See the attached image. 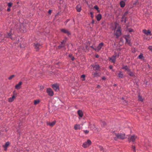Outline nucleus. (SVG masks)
Instances as JSON below:
<instances>
[{"mask_svg":"<svg viewBox=\"0 0 152 152\" xmlns=\"http://www.w3.org/2000/svg\"><path fill=\"white\" fill-rule=\"evenodd\" d=\"M114 31V35L116 37V38H118V37L121 35V26H118L117 28L116 27Z\"/></svg>","mask_w":152,"mask_h":152,"instance_id":"nucleus-1","label":"nucleus"},{"mask_svg":"<svg viewBox=\"0 0 152 152\" xmlns=\"http://www.w3.org/2000/svg\"><path fill=\"white\" fill-rule=\"evenodd\" d=\"M113 135L115 136V137H114V139L115 140H116L118 138L123 140L126 137L125 134H117L116 133H114Z\"/></svg>","mask_w":152,"mask_h":152,"instance_id":"nucleus-2","label":"nucleus"},{"mask_svg":"<svg viewBox=\"0 0 152 152\" xmlns=\"http://www.w3.org/2000/svg\"><path fill=\"white\" fill-rule=\"evenodd\" d=\"M91 143V140H88L86 142L83 143L82 146L84 148H86L89 147Z\"/></svg>","mask_w":152,"mask_h":152,"instance_id":"nucleus-3","label":"nucleus"},{"mask_svg":"<svg viewBox=\"0 0 152 152\" xmlns=\"http://www.w3.org/2000/svg\"><path fill=\"white\" fill-rule=\"evenodd\" d=\"M119 55H113L111 57L109 58V60L111 61V62L113 63H115L116 60V57H118Z\"/></svg>","mask_w":152,"mask_h":152,"instance_id":"nucleus-4","label":"nucleus"},{"mask_svg":"<svg viewBox=\"0 0 152 152\" xmlns=\"http://www.w3.org/2000/svg\"><path fill=\"white\" fill-rule=\"evenodd\" d=\"M104 44L103 42L100 43L97 47L96 48H94V49L96 51H99L104 45Z\"/></svg>","mask_w":152,"mask_h":152,"instance_id":"nucleus-5","label":"nucleus"},{"mask_svg":"<svg viewBox=\"0 0 152 152\" xmlns=\"http://www.w3.org/2000/svg\"><path fill=\"white\" fill-rule=\"evenodd\" d=\"M47 93L48 94V95L50 96H52L54 95V93L50 88H47L46 91Z\"/></svg>","mask_w":152,"mask_h":152,"instance_id":"nucleus-6","label":"nucleus"},{"mask_svg":"<svg viewBox=\"0 0 152 152\" xmlns=\"http://www.w3.org/2000/svg\"><path fill=\"white\" fill-rule=\"evenodd\" d=\"M137 138V137L135 135L132 136L128 138V140L129 142H134Z\"/></svg>","mask_w":152,"mask_h":152,"instance_id":"nucleus-7","label":"nucleus"},{"mask_svg":"<svg viewBox=\"0 0 152 152\" xmlns=\"http://www.w3.org/2000/svg\"><path fill=\"white\" fill-rule=\"evenodd\" d=\"M53 89L56 91H58L59 90V86L57 84H54L52 85Z\"/></svg>","mask_w":152,"mask_h":152,"instance_id":"nucleus-8","label":"nucleus"},{"mask_svg":"<svg viewBox=\"0 0 152 152\" xmlns=\"http://www.w3.org/2000/svg\"><path fill=\"white\" fill-rule=\"evenodd\" d=\"M143 32L146 34V35H149L150 36H151L152 35L151 33V32L149 30H148L147 31L145 29H143L142 30Z\"/></svg>","mask_w":152,"mask_h":152,"instance_id":"nucleus-9","label":"nucleus"},{"mask_svg":"<svg viewBox=\"0 0 152 152\" xmlns=\"http://www.w3.org/2000/svg\"><path fill=\"white\" fill-rule=\"evenodd\" d=\"M56 121H53L52 122H47L46 124L47 125L49 126L50 127H53L56 124Z\"/></svg>","mask_w":152,"mask_h":152,"instance_id":"nucleus-10","label":"nucleus"},{"mask_svg":"<svg viewBox=\"0 0 152 152\" xmlns=\"http://www.w3.org/2000/svg\"><path fill=\"white\" fill-rule=\"evenodd\" d=\"M61 31L63 33L66 34L68 36L70 35V33L68 30L65 29H61Z\"/></svg>","mask_w":152,"mask_h":152,"instance_id":"nucleus-11","label":"nucleus"},{"mask_svg":"<svg viewBox=\"0 0 152 152\" xmlns=\"http://www.w3.org/2000/svg\"><path fill=\"white\" fill-rule=\"evenodd\" d=\"M66 42V41L65 40H63L62 42H61V45L58 46V48H61L64 47Z\"/></svg>","mask_w":152,"mask_h":152,"instance_id":"nucleus-12","label":"nucleus"},{"mask_svg":"<svg viewBox=\"0 0 152 152\" xmlns=\"http://www.w3.org/2000/svg\"><path fill=\"white\" fill-rule=\"evenodd\" d=\"M34 47L36 50L38 51L41 47V46L39 44L37 43L34 44Z\"/></svg>","mask_w":152,"mask_h":152,"instance_id":"nucleus-13","label":"nucleus"},{"mask_svg":"<svg viewBox=\"0 0 152 152\" xmlns=\"http://www.w3.org/2000/svg\"><path fill=\"white\" fill-rule=\"evenodd\" d=\"M10 144V142H7L5 143L4 145H3V147L4 148L5 151L7 150V147Z\"/></svg>","mask_w":152,"mask_h":152,"instance_id":"nucleus-14","label":"nucleus"},{"mask_svg":"<svg viewBox=\"0 0 152 152\" xmlns=\"http://www.w3.org/2000/svg\"><path fill=\"white\" fill-rule=\"evenodd\" d=\"M22 84V82H20L18 83L15 86V88L17 89H19L21 87V85Z\"/></svg>","mask_w":152,"mask_h":152,"instance_id":"nucleus-15","label":"nucleus"},{"mask_svg":"<svg viewBox=\"0 0 152 152\" xmlns=\"http://www.w3.org/2000/svg\"><path fill=\"white\" fill-rule=\"evenodd\" d=\"M127 73L130 76L135 77V75H134V72H132L131 70H130V71H128Z\"/></svg>","mask_w":152,"mask_h":152,"instance_id":"nucleus-16","label":"nucleus"},{"mask_svg":"<svg viewBox=\"0 0 152 152\" xmlns=\"http://www.w3.org/2000/svg\"><path fill=\"white\" fill-rule=\"evenodd\" d=\"M128 37H127L126 36H125L124 37V38L126 40V43H127L129 45H131V44L130 42V41L128 39Z\"/></svg>","mask_w":152,"mask_h":152,"instance_id":"nucleus-17","label":"nucleus"},{"mask_svg":"<svg viewBox=\"0 0 152 152\" xmlns=\"http://www.w3.org/2000/svg\"><path fill=\"white\" fill-rule=\"evenodd\" d=\"M74 128L75 130H79L80 129V124H76L75 125Z\"/></svg>","mask_w":152,"mask_h":152,"instance_id":"nucleus-18","label":"nucleus"},{"mask_svg":"<svg viewBox=\"0 0 152 152\" xmlns=\"http://www.w3.org/2000/svg\"><path fill=\"white\" fill-rule=\"evenodd\" d=\"M93 66V69L95 70H99V69L100 67L98 65H95L94 66Z\"/></svg>","mask_w":152,"mask_h":152,"instance_id":"nucleus-19","label":"nucleus"},{"mask_svg":"<svg viewBox=\"0 0 152 152\" xmlns=\"http://www.w3.org/2000/svg\"><path fill=\"white\" fill-rule=\"evenodd\" d=\"M77 113L79 116L80 117H82L83 116V113L82 111L80 110H79L77 111Z\"/></svg>","mask_w":152,"mask_h":152,"instance_id":"nucleus-20","label":"nucleus"},{"mask_svg":"<svg viewBox=\"0 0 152 152\" xmlns=\"http://www.w3.org/2000/svg\"><path fill=\"white\" fill-rule=\"evenodd\" d=\"M76 9L77 11L78 12H80L81 10V7L79 4L77 5L76 7Z\"/></svg>","mask_w":152,"mask_h":152,"instance_id":"nucleus-21","label":"nucleus"},{"mask_svg":"<svg viewBox=\"0 0 152 152\" xmlns=\"http://www.w3.org/2000/svg\"><path fill=\"white\" fill-rule=\"evenodd\" d=\"M122 69L125 70L127 71V72L128 71H130V69L126 65L123 66L122 68Z\"/></svg>","mask_w":152,"mask_h":152,"instance_id":"nucleus-22","label":"nucleus"},{"mask_svg":"<svg viewBox=\"0 0 152 152\" xmlns=\"http://www.w3.org/2000/svg\"><path fill=\"white\" fill-rule=\"evenodd\" d=\"M102 15L100 14H99L96 16V20L97 21H99L102 18Z\"/></svg>","mask_w":152,"mask_h":152,"instance_id":"nucleus-23","label":"nucleus"},{"mask_svg":"<svg viewBox=\"0 0 152 152\" xmlns=\"http://www.w3.org/2000/svg\"><path fill=\"white\" fill-rule=\"evenodd\" d=\"M15 98V97L14 96H13L12 97H10L9 98L8 101L10 102H11L14 101Z\"/></svg>","mask_w":152,"mask_h":152,"instance_id":"nucleus-24","label":"nucleus"},{"mask_svg":"<svg viewBox=\"0 0 152 152\" xmlns=\"http://www.w3.org/2000/svg\"><path fill=\"white\" fill-rule=\"evenodd\" d=\"M40 102V100L39 99L34 100V104L36 105L38 104Z\"/></svg>","mask_w":152,"mask_h":152,"instance_id":"nucleus-25","label":"nucleus"},{"mask_svg":"<svg viewBox=\"0 0 152 152\" xmlns=\"http://www.w3.org/2000/svg\"><path fill=\"white\" fill-rule=\"evenodd\" d=\"M120 6L121 7H124L125 6V2L123 1H122L120 2Z\"/></svg>","mask_w":152,"mask_h":152,"instance_id":"nucleus-26","label":"nucleus"},{"mask_svg":"<svg viewBox=\"0 0 152 152\" xmlns=\"http://www.w3.org/2000/svg\"><path fill=\"white\" fill-rule=\"evenodd\" d=\"M123 75L121 72H120L118 74V77L120 78H122L123 77Z\"/></svg>","mask_w":152,"mask_h":152,"instance_id":"nucleus-27","label":"nucleus"},{"mask_svg":"<svg viewBox=\"0 0 152 152\" xmlns=\"http://www.w3.org/2000/svg\"><path fill=\"white\" fill-rule=\"evenodd\" d=\"M137 58L139 59H141L143 58H144V57L143 56V54L142 53H141L140 55L138 57H137Z\"/></svg>","mask_w":152,"mask_h":152,"instance_id":"nucleus-28","label":"nucleus"},{"mask_svg":"<svg viewBox=\"0 0 152 152\" xmlns=\"http://www.w3.org/2000/svg\"><path fill=\"white\" fill-rule=\"evenodd\" d=\"M101 126L103 127L104 126H105L106 125V123L103 121H102L101 123Z\"/></svg>","mask_w":152,"mask_h":152,"instance_id":"nucleus-29","label":"nucleus"},{"mask_svg":"<svg viewBox=\"0 0 152 152\" xmlns=\"http://www.w3.org/2000/svg\"><path fill=\"white\" fill-rule=\"evenodd\" d=\"M138 100L139 101H141V102H142L143 101V99H142V97L140 96H138Z\"/></svg>","mask_w":152,"mask_h":152,"instance_id":"nucleus-30","label":"nucleus"},{"mask_svg":"<svg viewBox=\"0 0 152 152\" xmlns=\"http://www.w3.org/2000/svg\"><path fill=\"white\" fill-rule=\"evenodd\" d=\"M81 78H83V79L82 80V81H83L85 80V75H83L81 76Z\"/></svg>","mask_w":152,"mask_h":152,"instance_id":"nucleus-31","label":"nucleus"},{"mask_svg":"<svg viewBox=\"0 0 152 152\" xmlns=\"http://www.w3.org/2000/svg\"><path fill=\"white\" fill-rule=\"evenodd\" d=\"M99 148L100 151H104V148H103L101 145L99 146Z\"/></svg>","mask_w":152,"mask_h":152,"instance_id":"nucleus-32","label":"nucleus"},{"mask_svg":"<svg viewBox=\"0 0 152 152\" xmlns=\"http://www.w3.org/2000/svg\"><path fill=\"white\" fill-rule=\"evenodd\" d=\"M12 5V3L11 2H9L8 3V6L9 8L11 7Z\"/></svg>","mask_w":152,"mask_h":152,"instance_id":"nucleus-33","label":"nucleus"},{"mask_svg":"<svg viewBox=\"0 0 152 152\" xmlns=\"http://www.w3.org/2000/svg\"><path fill=\"white\" fill-rule=\"evenodd\" d=\"M15 76L14 75H12L9 77L8 79L9 80H11Z\"/></svg>","mask_w":152,"mask_h":152,"instance_id":"nucleus-34","label":"nucleus"},{"mask_svg":"<svg viewBox=\"0 0 152 152\" xmlns=\"http://www.w3.org/2000/svg\"><path fill=\"white\" fill-rule=\"evenodd\" d=\"M94 8L96 10H98V12H99V11L98 10V9H99V8L98 7V6L97 5H95L94 7Z\"/></svg>","mask_w":152,"mask_h":152,"instance_id":"nucleus-35","label":"nucleus"},{"mask_svg":"<svg viewBox=\"0 0 152 152\" xmlns=\"http://www.w3.org/2000/svg\"><path fill=\"white\" fill-rule=\"evenodd\" d=\"M132 149L134 152H135V147L133 145L132 146Z\"/></svg>","mask_w":152,"mask_h":152,"instance_id":"nucleus-36","label":"nucleus"},{"mask_svg":"<svg viewBox=\"0 0 152 152\" xmlns=\"http://www.w3.org/2000/svg\"><path fill=\"white\" fill-rule=\"evenodd\" d=\"M83 131L86 134H87L89 132V131L87 130H84Z\"/></svg>","mask_w":152,"mask_h":152,"instance_id":"nucleus-37","label":"nucleus"},{"mask_svg":"<svg viewBox=\"0 0 152 152\" xmlns=\"http://www.w3.org/2000/svg\"><path fill=\"white\" fill-rule=\"evenodd\" d=\"M91 129L92 130H93L94 129V128H95V125H91Z\"/></svg>","mask_w":152,"mask_h":152,"instance_id":"nucleus-38","label":"nucleus"},{"mask_svg":"<svg viewBox=\"0 0 152 152\" xmlns=\"http://www.w3.org/2000/svg\"><path fill=\"white\" fill-rule=\"evenodd\" d=\"M8 35L12 39V34L10 33H9L8 34Z\"/></svg>","mask_w":152,"mask_h":152,"instance_id":"nucleus-39","label":"nucleus"},{"mask_svg":"<svg viewBox=\"0 0 152 152\" xmlns=\"http://www.w3.org/2000/svg\"><path fill=\"white\" fill-rule=\"evenodd\" d=\"M148 48L150 50L152 51V46H149Z\"/></svg>","mask_w":152,"mask_h":152,"instance_id":"nucleus-40","label":"nucleus"},{"mask_svg":"<svg viewBox=\"0 0 152 152\" xmlns=\"http://www.w3.org/2000/svg\"><path fill=\"white\" fill-rule=\"evenodd\" d=\"M97 75L98 73L97 72H95L94 74V77L97 76Z\"/></svg>","mask_w":152,"mask_h":152,"instance_id":"nucleus-41","label":"nucleus"},{"mask_svg":"<svg viewBox=\"0 0 152 152\" xmlns=\"http://www.w3.org/2000/svg\"><path fill=\"white\" fill-rule=\"evenodd\" d=\"M51 12H52V10H49L48 11V13L49 14H50L51 13Z\"/></svg>","mask_w":152,"mask_h":152,"instance_id":"nucleus-42","label":"nucleus"},{"mask_svg":"<svg viewBox=\"0 0 152 152\" xmlns=\"http://www.w3.org/2000/svg\"><path fill=\"white\" fill-rule=\"evenodd\" d=\"M91 15V17L92 18H93V13L92 12H91L90 13Z\"/></svg>","mask_w":152,"mask_h":152,"instance_id":"nucleus-43","label":"nucleus"},{"mask_svg":"<svg viewBox=\"0 0 152 152\" xmlns=\"http://www.w3.org/2000/svg\"><path fill=\"white\" fill-rule=\"evenodd\" d=\"M133 29H129V31L130 32H133Z\"/></svg>","mask_w":152,"mask_h":152,"instance_id":"nucleus-44","label":"nucleus"},{"mask_svg":"<svg viewBox=\"0 0 152 152\" xmlns=\"http://www.w3.org/2000/svg\"><path fill=\"white\" fill-rule=\"evenodd\" d=\"M128 13V12L127 11H126V12L124 14V16H125Z\"/></svg>","mask_w":152,"mask_h":152,"instance_id":"nucleus-45","label":"nucleus"},{"mask_svg":"<svg viewBox=\"0 0 152 152\" xmlns=\"http://www.w3.org/2000/svg\"><path fill=\"white\" fill-rule=\"evenodd\" d=\"M109 68L110 69H112L113 68V66L111 65H110L109 66Z\"/></svg>","mask_w":152,"mask_h":152,"instance_id":"nucleus-46","label":"nucleus"},{"mask_svg":"<svg viewBox=\"0 0 152 152\" xmlns=\"http://www.w3.org/2000/svg\"><path fill=\"white\" fill-rule=\"evenodd\" d=\"M7 11L8 12H10V8H8L7 10Z\"/></svg>","mask_w":152,"mask_h":152,"instance_id":"nucleus-47","label":"nucleus"},{"mask_svg":"<svg viewBox=\"0 0 152 152\" xmlns=\"http://www.w3.org/2000/svg\"><path fill=\"white\" fill-rule=\"evenodd\" d=\"M97 87L98 88H100V86H99V85H98L97 86Z\"/></svg>","mask_w":152,"mask_h":152,"instance_id":"nucleus-48","label":"nucleus"},{"mask_svg":"<svg viewBox=\"0 0 152 152\" xmlns=\"http://www.w3.org/2000/svg\"><path fill=\"white\" fill-rule=\"evenodd\" d=\"M74 59H75V58H74V57H73L72 58V61L74 60Z\"/></svg>","mask_w":152,"mask_h":152,"instance_id":"nucleus-49","label":"nucleus"},{"mask_svg":"<svg viewBox=\"0 0 152 152\" xmlns=\"http://www.w3.org/2000/svg\"><path fill=\"white\" fill-rule=\"evenodd\" d=\"M102 79L104 80H105V78L104 77H102Z\"/></svg>","mask_w":152,"mask_h":152,"instance_id":"nucleus-50","label":"nucleus"},{"mask_svg":"<svg viewBox=\"0 0 152 152\" xmlns=\"http://www.w3.org/2000/svg\"><path fill=\"white\" fill-rule=\"evenodd\" d=\"M96 58H98V57H99V55H96Z\"/></svg>","mask_w":152,"mask_h":152,"instance_id":"nucleus-51","label":"nucleus"},{"mask_svg":"<svg viewBox=\"0 0 152 152\" xmlns=\"http://www.w3.org/2000/svg\"><path fill=\"white\" fill-rule=\"evenodd\" d=\"M90 47L92 48L93 49H94V48L93 47V46H90Z\"/></svg>","mask_w":152,"mask_h":152,"instance_id":"nucleus-52","label":"nucleus"},{"mask_svg":"<svg viewBox=\"0 0 152 152\" xmlns=\"http://www.w3.org/2000/svg\"><path fill=\"white\" fill-rule=\"evenodd\" d=\"M94 20H93V21H92V23H94Z\"/></svg>","mask_w":152,"mask_h":152,"instance_id":"nucleus-53","label":"nucleus"},{"mask_svg":"<svg viewBox=\"0 0 152 152\" xmlns=\"http://www.w3.org/2000/svg\"><path fill=\"white\" fill-rule=\"evenodd\" d=\"M69 57H71L70 55H69Z\"/></svg>","mask_w":152,"mask_h":152,"instance_id":"nucleus-54","label":"nucleus"},{"mask_svg":"<svg viewBox=\"0 0 152 152\" xmlns=\"http://www.w3.org/2000/svg\"><path fill=\"white\" fill-rule=\"evenodd\" d=\"M124 16H123V17H122V18L123 19H124Z\"/></svg>","mask_w":152,"mask_h":152,"instance_id":"nucleus-55","label":"nucleus"},{"mask_svg":"<svg viewBox=\"0 0 152 152\" xmlns=\"http://www.w3.org/2000/svg\"><path fill=\"white\" fill-rule=\"evenodd\" d=\"M122 99H124V98H122Z\"/></svg>","mask_w":152,"mask_h":152,"instance_id":"nucleus-56","label":"nucleus"}]
</instances>
